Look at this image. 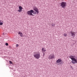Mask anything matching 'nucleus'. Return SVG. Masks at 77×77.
I'll return each mask as SVG.
<instances>
[{"label": "nucleus", "mask_w": 77, "mask_h": 77, "mask_svg": "<svg viewBox=\"0 0 77 77\" xmlns=\"http://www.w3.org/2000/svg\"><path fill=\"white\" fill-rule=\"evenodd\" d=\"M60 5L61 6L63 9H65L66 6V3L65 2H62Z\"/></svg>", "instance_id": "7ed1b4c3"}, {"label": "nucleus", "mask_w": 77, "mask_h": 77, "mask_svg": "<svg viewBox=\"0 0 77 77\" xmlns=\"http://www.w3.org/2000/svg\"><path fill=\"white\" fill-rule=\"evenodd\" d=\"M3 24V23H2V22H0V25H1V26Z\"/></svg>", "instance_id": "4468645a"}, {"label": "nucleus", "mask_w": 77, "mask_h": 77, "mask_svg": "<svg viewBox=\"0 0 77 77\" xmlns=\"http://www.w3.org/2000/svg\"><path fill=\"white\" fill-rule=\"evenodd\" d=\"M18 46H19V45L18 44H17L16 45V47H18Z\"/></svg>", "instance_id": "f3484780"}, {"label": "nucleus", "mask_w": 77, "mask_h": 77, "mask_svg": "<svg viewBox=\"0 0 77 77\" xmlns=\"http://www.w3.org/2000/svg\"><path fill=\"white\" fill-rule=\"evenodd\" d=\"M19 9L18 10V12H20L22 11V10L23 9V7L21 6H20L19 7Z\"/></svg>", "instance_id": "423d86ee"}, {"label": "nucleus", "mask_w": 77, "mask_h": 77, "mask_svg": "<svg viewBox=\"0 0 77 77\" xmlns=\"http://www.w3.org/2000/svg\"><path fill=\"white\" fill-rule=\"evenodd\" d=\"M61 0V1H63L64 0Z\"/></svg>", "instance_id": "4be33fe9"}, {"label": "nucleus", "mask_w": 77, "mask_h": 77, "mask_svg": "<svg viewBox=\"0 0 77 77\" xmlns=\"http://www.w3.org/2000/svg\"><path fill=\"white\" fill-rule=\"evenodd\" d=\"M70 33H71V35H72V36H73V37L74 38V37L75 36V32L71 31Z\"/></svg>", "instance_id": "1a4fd4ad"}, {"label": "nucleus", "mask_w": 77, "mask_h": 77, "mask_svg": "<svg viewBox=\"0 0 77 77\" xmlns=\"http://www.w3.org/2000/svg\"><path fill=\"white\" fill-rule=\"evenodd\" d=\"M18 35H20V37H23V33L21 32H19Z\"/></svg>", "instance_id": "9d476101"}, {"label": "nucleus", "mask_w": 77, "mask_h": 77, "mask_svg": "<svg viewBox=\"0 0 77 77\" xmlns=\"http://www.w3.org/2000/svg\"><path fill=\"white\" fill-rule=\"evenodd\" d=\"M63 36H66H66H67V34H63Z\"/></svg>", "instance_id": "ddd939ff"}, {"label": "nucleus", "mask_w": 77, "mask_h": 77, "mask_svg": "<svg viewBox=\"0 0 77 77\" xmlns=\"http://www.w3.org/2000/svg\"><path fill=\"white\" fill-rule=\"evenodd\" d=\"M54 26H55L54 24H52V26L53 27H54Z\"/></svg>", "instance_id": "dca6fc26"}, {"label": "nucleus", "mask_w": 77, "mask_h": 77, "mask_svg": "<svg viewBox=\"0 0 77 77\" xmlns=\"http://www.w3.org/2000/svg\"><path fill=\"white\" fill-rule=\"evenodd\" d=\"M34 56L35 58L39 59L41 57V55L39 52H35L34 53Z\"/></svg>", "instance_id": "f03ea898"}, {"label": "nucleus", "mask_w": 77, "mask_h": 77, "mask_svg": "<svg viewBox=\"0 0 77 77\" xmlns=\"http://www.w3.org/2000/svg\"><path fill=\"white\" fill-rule=\"evenodd\" d=\"M54 58V54H51L48 57L49 59H53Z\"/></svg>", "instance_id": "20e7f679"}, {"label": "nucleus", "mask_w": 77, "mask_h": 77, "mask_svg": "<svg viewBox=\"0 0 77 77\" xmlns=\"http://www.w3.org/2000/svg\"><path fill=\"white\" fill-rule=\"evenodd\" d=\"M74 57H75V56L70 55L69 56V58L72 60L71 62L73 64L77 63V60Z\"/></svg>", "instance_id": "f257e3e1"}, {"label": "nucleus", "mask_w": 77, "mask_h": 77, "mask_svg": "<svg viewBox=\"0 0 77 77\" xmlns=\"http://www.w3.org/2000/svg\"><path fill=\"white\" fill-rule=\"evenodd\" d=\"M62 59L60 58H59L56 61V62L57 63H59L62 62Z\"/></svg>", "instance_id": "0eeeda50"}, {"label": "nucleus", "mask_w": 77, "mask_h": 77, "mask_svg": "<svg viewBox=\"0 0 77 77\" xmlns=\"http://www.w3.org/2000/svg\"><path fill=\"white\" fill-rule=\"evenodd\" d=\"M32 13L33 14H36L37 13L36 12H34V11H33V12H32Z\"/></svg>", "instance_id": "f8f14e48"}, {"label": "nucleus", "mask_w": 77, "mask_h": 77, "mask_svg": "<svg viewBox=\"0 0 77 77\" xmlns=\"http://www.w3.org/2000/svg\"><path fill=\"white\" fill-rule=\"evenodd\" d=\"M43 56H44V54H43Z\"/></svg>", "instance_id": "5701e85b"}, {"label": "nucleus", "mask_w": 77, "mask_h": 77, "mask_svg": "<svg viewBox=\"0 0 77 77\" xmlns=\"http://www.w3.org/2000/svg\"><path fill=\"white\" fill-rule=\"evenodd\" d=\"M2 22V20H0V23H1Z\"/></svg>", "instance_id": "aec40b11"}, {"label": "nucleus", "mask_w": 77, "mask_h": 77, "mask_svg": "<svg viewBox=\"0 0 77 77\" xmlns=\"http://www.w3.org/2000/svg\"><path fill=\"white\" fill-rule=\"evenodd\" d=\"M9 62L10 64H12V61H9Z\"/></svg>", "instance_id": "2eb2a0df"}, {"label": "nucleus", "mask_w": 77, "mask_h": 77, "mask_svg": "<svg viewBox=\"0 0 77 77\" xmlns=\"http://www.w3.org/2000/svg\"><path fill=\"white\" fill-rule=\"evenodd\" d=\"M71 68H72V66H71Z\"/></svg>", "instance_id": "412c9836"}, {"label": "nucleus", "mask_w": 77, "mask_h": 77, "mask_svg": "<svg viewBox=\"0 0 77 77\" xmlns=\"http://www.w3.org/2000/svg\"><path fill=\"white\" fill-rule=\"evenodd\" d=\"M32 12H33V10H31L30 11H28L27 12V14H28V15H31Z\"/></svg>", "instance_id": "39448f33"}, {"label": "nucleus", "mask_w": 77, "mask_h": 77, "mask_svg": "<svg viewBox=\"0 0 77 77\" xmlns=\"http://www.w3.org/2000/svg\"><path fill=\"white\" fill-rule=\"evenodd\" d=\"M31 15H32V16H34V15L33 14H31Z\"/></svg>", "instance_id": "6ab92c4d"}, {"label": "nucleus", "mask_w": 77, "mask_h": 77, "mask_svg": "<svg viewBox=\"0 0 77 77\" xmlns=\"http://www.w3.org/2000/svg\"><path fill=\"white\" fill-rule=\"evenodd\" d=\"M6 45L8 46V43H5Z\"/></svg>", "instance_id": "a211bd4d"}, {"label": "nucleus", "mask_w": 77, "mask_h": 77, "mask_svg": "<svg viewBox=\"0 0 77 77\" xmlns=\"http://www.w3.org/2000/svg\"><path fill=\"white\" fill-rule=\"evenodd\" d=\"M42 51L43 53H44V52H45V51H46V50H45V49H44V48H42Z\"/></svg>", "instance_id": "9b49d317"}, {"label": "nucleus", "mask_w": 77, "mask_h": 77, "mask_svg": "<svg viewBox=\"0 0 77 77\" xmlns=\"http://www.w3.org/2000/svg\"><path fill=\"white\" fill-rule=\"evenodd\" d=\"M34 10L35 11L37 12V14H38V13H39V11H38V9L37 8H34Z\"/></svg>", "instance_id": "6e6552de"}]
</instances>
